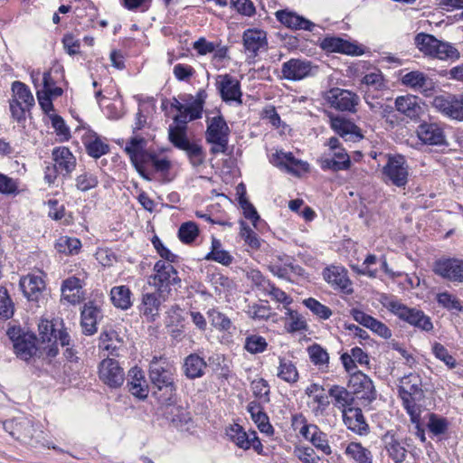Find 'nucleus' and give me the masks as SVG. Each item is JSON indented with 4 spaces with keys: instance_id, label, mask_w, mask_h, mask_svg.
<instances>
[{
    "instance_id": "aec40b11",
    "label": "nucleus",
    "mask_w": 463,
    "mask_h": 463,
    "mask_svg": "<svg viewBox=\"0 0 463 463\" xmlns=\"http://www.w3.org/2000/svg\"><path fill=\"white\" fill-rule=\"evenodd\" d=\"M349 387L354 393L361 394L362 399H374L375 391L372 380L364 373H353L349 379Z\"/></svg>"
},
{
    "instance_id": "20e7f679",
    "label": "nucleus",
    "mask_w": 463,
    "mask_h": 463,
    "mask_svg": "<svg viewBox=\"0 0 463 463\" xmlns=\"http://www.w3.org/2000/svg\"><path fill=\"white\" fill-rule=\"evenodd\" d=\"M326 146H328V152L324 153L318 159V164L322 170L339 172L348 170L351 167L350 156L337 137H332L328 138Z\"/></svg>"
},
{
    "instance_id": "7ed1b4c3",
    "label": "nucleus",
    "mask_w": 463,
    "mask_h": 463,
    "mask_svg": "<svg viewBox=\"0 0 463 463\" xmlns=\"http://www.w3.org/2000/svg\"><path fill=\"white\" fill-rule=\"evenodd\" d=\"M154 272L155 274L148 277L147 284L155 288L163 300H165L170 294L171 287L179 285L181 279L174 266L164 260L156 262Z\"/></svg>"
},
{
    "instance_id": "6ab92c4d",
    "label": "nucleus",
    "mask_w": 463,
    "mask_h": 463,
    "mask_svg": "<svg viewBox=\"0 0 463 463\" xmlns=\"http://www.w3.org/2000/svg\"><path fill=\"white\" fill-rule=\"evenodd\" d=\"M19 286L28 300L38 301L45 288V282L40 275L28 274L21 278Z\"/></svg>"
},
{
    "instance_id": "9b49d317",
    "label": "nucleus",
    "mask_w": 463,
    "mask_h": 463,
    "mask_svg": "<svg viewBox=\"0 0 463 463\" xmlns=\"http://www.w3.org/2000/svg\"><path fill=\"white\" fill-rule=\"evenodd\" d=\"M419 139L429 146H447V138L443 127L436 122H422L416 130Z\"/></svg>"
},
{
    "instance_id": "69168bd1",
    "label": "nucleus",
    "mask_w": 463,
    "mask_h": 463,
    "mask_svg": "<svg viewBox=\"0 0 463 463\" xmlns=\"http://www.w3.org/2000/svg\"><path fill=\"white\" fill-rule=\"evenodd\" d=\"M247 314L254 320H267L271 316V310L269 306L253 304L248 307Z\"/></svg>"
},
{
    "instance_id": "0eeeda50",
    "label": "nucleus",
    "mask_w": 463,
    "mask_h": 463,
    "mask_svg": "<svg viewBox=\"0 0 463 463\" xmlns=\"http://www.w3.org/2000/svg\"><path fill=\"white\" fill-rule=\"evenodd\" d=\"M149 378L158 390L165 389L170 395L175 391L173 373L165 360L154 358L149 366Z\"/></svg>"
},
{
    "instance_id": "473e14b6",
    "label": "nucleus",
    "mask_w": 463,
    "mask_h": 463,
    "mask_svg": "<svg viewBox=\"0 0 463 463\" xmlns=\"http://www.w3.org/2000/svg\"><path fill=\"white\" fill-rule=\"evenodd\" d=\"M82 285L76 277H70L65 279L61 286L63 299L71 304H77L80 301Z\"/></svg>"
},
{
    "instance_id": "49530a36",
    "label": "nucleus",
    "mask_w": 463,
    "mask_h": 463,
    "mask_svg": "<svg viewBox=\"0 0 463 463\" xmlns=\"http://www.w3.org/2000/svg\"><path fill=\"white\" fill-rule=\"evenodd\" d=\"M207 314L212 326L217 330L229 332L232 328L231 319L221 311L213 308L210 309Z\"/></svg>"
},
{
    "instance_id": "4d7b16f0",
    "label": "nucleus",
    "mask_w": 463,
    "mask_h": 463,
    "mask_svg": "<svg viewBox=\"0 0 463 463\" xmlns=\"http://www.w3.org/2000/svg\"><path fill=\"white\" fill-rule=\"evenodd\" d=\"M268 343L260 335H251L246 337L244 348L250 354H259L266 350Z\"/></svg>"
},
{
    "instance_id": "c03bdc74",
    "label": "nucleus",
    "mask_w": 463,
    "mask_h": 463,
    "mask_svg": "<svg viewBox=\"0 0 463 463\" xmlns=\"http://www.w3.org/2000/svg\"><path fill=\"white\" fill-rule=\"evenodd\" d=\"M207 260H214L222 265H230L232 261V255L221 249V242L219 240L213 238L212 241V250L205 256Z\"/></svg>"
},
{
    "instance_id": "8fccbe9b",
    "label": "nucleus",
    "mask_w": 463,
    "mask_h": 463,
    "mask_svg": "<svg viewBox=\"0 0 463 463\" xmlns=\"http://www.w3.org/2000/svg\"><path fill=\"white\" fill-rule=\"evenodd\" d=\"M310 361L317 366H327L329 354L320 345L314 344L307 347Z\"/></svg>"
},
{
    "instance_id": "3c124183",
    "label": "nucleus",
    "mask_w": 463,
    "mask_h": 463,
    "mask_svg": "<svg viewBox=\"0 0 463 463\" xmlns=\"http://www.w3.org/2000/svg\"><path fill=\"white\" fill-rule=\"evenodd\" d=\"M251 389L253 395L259 400L257 402L261 405L269 402V385L266 380L260 378L252 381Z\"/></svg>"
},
{
    "instance_id": "5701e85b",
    "label": "nucleus",
    "mask_w": 463,
    "mask_h": 463,
    "mask_svg": "<svg viewBox=\"0 0 463 463\" xmlns=\"http://www.w3.org/2000/svg\"><path fill=\"white\" fill-rule=\"evenodd\" d=\"M55 165L63 175H70L76 167V157L66 146L55 147L52 153Z\"/></svg>"
},
{
    "instance_id": "e2e57ef3",
    "label": "nucleus",
    "mask_w": 463,
    "mask_h": 463,
    "mask_svg": "<svg viewBox=\"0 0 463 463\" xmlns=\"http://www.w3.org/2000/svg\"><path fill=\"white\" fill-rule=\"evenodd\" d=\"M421 399H402L404 409L411 417V420L415 425H419L420 421V406L417 404Z\"/></svg>"
},
{
    "instance_id": "774afa93",
    "label": "nucleus",
    "mask_w": 463,
    "mask_h": 463,
    "mask_svg": "<svg viewBox=\"0 0 463 463\" xmlns=\"http://www.w3.org/2000/svg\"><path fill=\"white\" fill-rule=\"evenodd\" d=\"M49 118L56 135L61 137V139L68 140L71 137V133L63 118L56 114H51L49 115Z\"/></svg>"
},
{
    "instance_id": "c9c22d12",
    "label": "nucleus",
    "mask_w": 463,
    "mask_h": 463,
    "mask_svg": "<svg viewBox=\"0 0 463 463\" xmlns=\"http://www.w3.org/2000/svg\"><path fill=\"white\" fill-rule=\"evenodd\" d=\"M35 338L32 335H23V337L14 342V349L18 357L23 360L30 359L36 352Z\"/></svg>"
},
{
    "instance_id": "4468645a",
    "label": "nucleus",
    "mask_w": 463,
    "mask_h": 463,
    "mask_svg": "<svg viewBox=\"0 0 463 463\" xmlns=\"http://www.w3.org/2000/svg\"><path fill=\"white\" fill-rule=\"evenodd\" d=\"M311 62L300 59H290L281 68L283 78L289 80H299L311 73Z\"/></svg>"
},
{
    "instance_id": "2eb2a0df",
    "label": "nucleus",
    "mask_w": 463,
    "mask_h": 463,
    "mask_svg": "<svg viewBox=\"0 0 463 463\" xmlns=\"http://www.w3.org/2000/svg\"><path fill=\"white\" fill-rule=\"evenodd\" d=\"M330 126L335 133L345 140L358 141L363 138L359 127L345 118L331 117Z\"/></svg>"
},
{
    "instance_id": "2f4dec72",
    "label": "nucleus",
    "mask_w": 463,
    "mask_h": 463,
    "mask_svg": "<svg viewBox=\"0 0 463 463\" xmlns=\"http://www.w3.org/2000/svg\"><path fill=\"white\" fill-rule=\"evenodd\" d=\"M121 344L122 339L112 326H106L100 333L99 347L109 352V354L117 355V351Z\"/></svg>"
},
{
    "instance_id": "864d4df0",
    "label": "nucleus",
    "mask_w": 463,
    "mask_h": 463,
    "mask_svg": "<svg viewBox=\"0 0 463 463\" xmlns=\"http://www.w3.org/2000/svg\"><path fill=\"white\" fill-rule=\"evenodd\" d=\"M437 302L439 306L449 311L460 312L463 310L460 300L449 292L439 293L437 295Z\"/></svg>"
},
{
    "instance_id": "412c9836",
    "label": "nucleus",
    "mask_w": 463,
    "mask_h": 463,
    "mask_svg": "<svg viewBox=\"0 0 463 463\" xmlns=\"http://www.w3.org/2000/svg\"><path fill=\"white\" fill-rule=\"evenodd\" d=\"M277 19L285 26L293 30H306L312 32L316 24L296 13L280 10L276 12Z\"/></svg>"
},
{
    "instance_id": "f3484780",
    "label": "nucleus",
    "mask_w": 463,
    "mask_h": 463,
    "mask_svg": "<svg viewBox=\"0 0 463 463\" xmlns=\"http://www.w3.org/2000/svg\"><path fill=\"white\" fill-rule=\"evenodd\" d=\"M421 378L417 373H409L400 380L399 395L401 399H422Z\"/></svg>"
},
{
    "instance_id": "a878e982",
    "label": "nucleus",
    "mask_w": 463,
    "mask_h": 463,
    "mask_svg": "<svg viewBox=\"0 0 463 463\" xmlns=\"http://www.w3.org/2000/svg\"><path fill=\"white\" fill-rule=\"evenodd\" d=\"M206 368L207 363L197 354H191L184 360L183 371L190 380L203 377L205 374Z\"/></svg>"
},
{
    "instance_id": "58836bf2",
    "label": "nucleus",
    "mask_w": 463,
    "mask_h": 463,
    "mask_svg": "<svg viewBox=\"0 0 463 463\" xmlns=\"http://www.w3.org/2000/svg\"><path fill=\"white\" fill-rule=\"evenodd\" d=\"M180 150L185 152L194 167L202 165L205 160V153L202 146L195 141H187Z\"/></svg>"
},
{
    "instance_id": "a18cd8bd",
    "label": "nucleus",
    "mask_w": 463,
    "mask_h": 463,
    "mask_svg": "<svg viewBox=\"0 0 463 463\" xmlns=\"http://www.w3.org/2000/svg\"><path fill=\"white\" fill-rule=\"evenodd\" d=\"M226 434L238 447L248 449L250 433L247 434L239 424H232L226 430Z\"/></svg>"
},
{
    "instance_id": "de8ad7c7",
    "label": "nucleus",
    "mask_w": 463,
    "mask_h": 463,
    "mask_svg": "<svg viewBox=\"0 0 463 463\" xmlns=\"http://www.w3.org/2000/svg\"><path fill=\"white\" fill-rule=\"evenodd\" d=\"M99 184V179L96 175L89 171H83L75 178V186L80 192H88L96 188Z\"/></svg>"
},
{
    "instance_id": "f03ea898",
    "label": "nucleus",
    "mask_w": 463,
    "mask_h": 463,
    "mask_svg": "<svg viewBox=\"0 0 463 463\" xmlns=\"http://www.w3.org/2000/svg\"><path fill=\"white\" fill-rule=\"evenodd\" d=\"M414 42L420 52L432 59L455 61L460 57L455 46L437 39L432 34L420 33L415 36Z\"/></svg>"
},
{
    "instance_id": "f8f14e48",
    "label": "nucleus",
    "mask_w": 463,
    "mask_h": 463,
    "mask_svg": "<svg viewBox=\"0 0 463 463\" xmlns=\"http://www.w3.org/2000/svg\"><path fill=\"white\" fill-rule=\"evenodd\" d=\"M4 429L14 439L32 444L33 427L28 419L6 420L4 422Z\"/></svg>"
},
{
    "instance_id": "a211bd4d",
    "label": "nucleus",
    "mask_w": 463,
    "mask_h": 463,
    "mask_svg": "<svg viewBox=\"0 0 463 463\" xmlns=\"http://www.w3.org/2000/svg\"><path fill=\"white\" fill-rule=\"evenodd\" d=\"M243 46L250 56H257L258 52L268 45L266 32L258 29H247L242 35Z\"/></svg>"
},
{
    "instance_id": "6e6d98bb",
    "label": "nucleus",
    "mask_w": 463,
    "mask_h": 463,
    "mask_svg": "<svg viewBox=\"0 0 463 463\" xmlns=\"http://www.w3.org/2000/svg\"><path fill=\"white\" fill-rule=\"evenodd\" d=\"M199 229L195 222H187L183 223L178 230V237L184 243L193 242L198 236Z\"/></svg>"
},
{
    "instance_id": "603ef678",
    "label": "nucleus",
    "mask_w": 463,
    "mask_h": 463,
    "mask_svg": "<svg viewBox=\"0 0 463 463\" xmlns=\"http://www.w3.org/2000/svg\"><path fill=\"white\" fill-rule=\"evenodd\" d=\"M187 128L182 127H169L168 139L170 143L177 149H181L190 139L187 137Z\"/></svg>"
},
{
    "instance_id": "39448f33",
    "label": "nucleus",
    "mask_w": 463,
    "mask_h": 463,
    "mask_svg": "<svg viewBox=\"0 0 463 463\" xmlns=\"http://www.w3.org/2000/svg\"><path fill=\"white\" fill-rule=\"evenodd\" d=\"M383 181L398 187H404L408 182V165L402 156H388L383 168Z\"/></svg>"
},
{
    "instance_id": "79ce46f5",
    "label": "nucleus",
    "mask_w": 463,
    "mask_h": 463,
    "mask_svg": "<svg viewBox=\"0 0 463 463\" xmlns=\"http://www.w3.org/2000/svg\"><path fill=\"white\" fill-rule=\"evenodd\" d=\"M112 303L121 309H128L131 306V292L126 286L114 287L111 291Z\"/></svg>"
},
{
    "instance_id": "4be33fe9",
    "label": "nucleus",
    "mask_w": 463,
    "mask_h": 463,
    "mask_svg": "<svg viewBox=\"0 0 463 463\" xmlns=\"http://www.w3.org/2000/svg\"><path fill=\"white\" fill-rule=\"evenodd\" d=\"M247 411L250 414L251 420L257 425L259 430L267 436H271L274 433V429L269 423V420L263 406L257 401H252L247 405Z\"/></svg>"
},
{
    "instance_id": "9d476101",
    "label": "nucleus",
    "mask_w": 463,
    "mask_h": 463,
    "mask_svg": "<svg viewBox=\"0 0 463 463\" xmlns=\"http://www.w3.org/2000/svg\"><path fill=\"white\" fill-rule=\"evenodd\" d=\"M99 375V379L111 388L121 386L125 379L123 369L118 362L113 358H107L100 362Z\"/></svg>"
},
{
    "instance_id": "bb28decb",
    "label": "nucleus",
    "mask_w": 463,
    "mask_h": 463,
    "mask_svg": "<svg viewBox=\"0 0 463 463\" xmlns=\"http://www.w3.org/2000/svg\"><path fill=\"white\" fill-rule=\"evenodd\" d=\"M396 109L411 119L420 118L422 113V107L419 103L418 97L412 95L399 96L395 99Z\"/></svg>"
},
{
    "instance_id": "bf43d9fd",
    "label": "nucleus",
    "mask_w": 463,
    "mask_h": 463,
    "mask_svg": "<svg viewBox=\"0 0 463 463\" xmlns=\"http://www.w3.org/2000/svg\"><path fill=\"white\" fill-rule=\"evenodd\" d=\"M14 315V304L6 288L0 287V318L8 319Z\"/></svg>"
},
{
    "instance_id": "1a4fd4ad",
    "label": "nucleus",
    "mask_w": 463,
    "mask_h": 463,
    "mask_svg": "<svg viewBox=\"0 0 463 463\" xmlns=\"http://www.w3.org/2000/svg\"><path fill=\"white\" fill-rule=\"evenodd\" d=\"M432 105L448 118L463 121V94L437 96L433 99Z\"/></svg>"
},
{
    "instance_id": "f257e3e1",
    "label": "nucleus",
    "mask_w": 463,
    "mask_h": 463,
    "mask_svg": "<svg viewBox=\"0 0 463 463\" xmlns=\"http://www.w3.org/2000/svg\"><path fill=\"white\" fill-rule=\"evenodd\" d=\"M381 304L399 319L420 331L430 332L433 330L431 318L422 310L416 307H410L395 297L383 294L380 298Z\"/></svg>"
},
{
    "instance_id": "6e6552de",
    "label": "nucleus",
    "mask_w": 463,
    "mask_h": 463,
    "mask_svg": "<svg viewBox=\"0 0 463 463\" xmlns=\"http://www.w3.org/2000/svg\"><path fill=\"white\" fill-rule=\"evenodd\" d=\"M216 88L222 101L228 104L235 103L241 106L242 92L240 81L230 74L218 75Z\"/></svg>"
},
{
    "instance_id": "a19ab883",
    "label": "nucleus",
    "mask_w": 463,
    "mask_h": 463,
    "mask_svg": "<svg viewBox=\"0 0 463 463\" xmlns=\"http://www.w3.org/2000/svg\"><path fill=\"white\" fill-rule=\"evenodd\" d=\"M277 375L279 378L288 383H294L298 380V372L297 367L291 361L285 358H279Z\"/></svg>"
},
{
    "instance_id": "c756f323",
    "label": "nucleus",
    "mask_w": 463,
    "mask_h": 463,
    "mask_svg": "<svg viewBox=\"0 0 463 463\" xmlns=\"http://www.w3.org/2000/svg\"><path fill=\"white\" fill-rule=\"evenodd\" d=\"M272 163L292 174H297L299 169H305L304 166L306 165V163L295 158L292 153H285L282 151L273 155Z\"/></svg>"
},
{
    "instance_id": "c85d7f7f",
    "label": "nucleus",
    "mask_w": 463,
    "mask_h": 463,
    "mask_svg": "<svg viewBox=\"0 0 463 463\" xmlns=\"http://www.w3.org/2000/svg\"><path fill=\"white\" fill-rule=\"evenodd\" d=\"M230 128L222 115L207 119L205 139L229 138Z\"/></svg>"
},
{
    "instance_id": "37998d69",
    "label": "nucleus",
    "mask_w": 463,
    "mask_h": 463,
    "mask_svg": "<svg viewBox=\"0 0 463 463\" xmlns=\"http://www.w3.org/2000/svg\"><path fill=\"white\" fill-rule=\"evenodd\" d=\"M12 91H13V99H19L21 103L24 104L25 108L29 109L30 107L34 105V99L28 89V87L21 82L14 81L12 84Z\"/></svg>"
},
{
    "instance_id": "ea45409f",
    "label": "nucleus",
    "mask_w": 463,
    "mask_h": 463,
    "mask_svg": "<svg viewBox=\"0 0 463 463\" xmlns=\"http://www.w3.org/2000/svg\"><path fill=\"white\" fill-rule=\"evenodd\" d=\"M345 454L351 457L356 463H373L371 451L363 447L361 443H349L345 449Z\"/></svg>"
},
{
    "instance_id": "f704fd0d",
    "label": "nucleus",
    "mask_w": 463,
    "mask_h": 463,
    "mask_svg": "<svg viewBox=\"0 0 463 463\" xmlns=\"http://www.w3.org/2000/svg\"><path fill=\"white\" fill-rule=\"evenodd\" d=\"M99 310L91 303L85 305L81 311V326L83 333L88 335H93L97 331V317Z\"/></svg>"
},
{
    "instance_id": "7c9ffc66",
    "label": "nucleus",
    "mask_w": 463,
    "mask_h": 463,
    "mask_svg": "<svg viewBox=\"0 0 463 463\" xmlns=\"http://www.w3.org/2000/svg\"><path fill=\"white\" fill-rule=\"evenodd\" d=\"M384 448L389 457L395 463H402L406 458V449L393 433L387 432L383 438Z\"/></svg>"
},
{
    "instance_id": "680f3d73",
    "label": "nucleus",
    "mask_w": 463,
    "mask_h": 463,
    "mask_svg": "<svg viewBox=\"0 0 463 463\" xmlns=\"http://www.w3.org/2000/svg\"><path fill=\"white\" fill-rule=\"evenodd\" d=\"M432 352L435 357L442 361L449 369L456 367V359L449 354L448 349L440 343H435L433 345Z\"/></svg>"
},
{
    "instance_id": "0e129e2a",
    "label": "nucleus",
    "mask_w": 463,
    "mask_h": 463,
    "mask_svg": "<svg viewBox=\"0 0 463 463\" xmlns=\"http://www.w3.org/2000/svg\"><path fill=\"white\" fill-rule=\"evenodd\" d=\"M241 236L251 249L258 250L261 246L259 236L243 222L241 223Z\"/></svg>"
},
{
    "instance_id": "cd10ccee",
    "label": "nucleus",
    "mask_w": 463,
    "mask_h": 463,
    "mask_svg": "<svg viewBox=\"0 0 463 463\" xmlns=\"http://www.w3.org/2000/svg\"><path fill=\"white\" fill-rule=\"evenodd\" d=\"M460 260L458 259H439L435 261L433 271L450 281H457Z\"/></svg>"
},
{
    "instance_id": "5fc2aeb1",
    "label": "nucleus",
    "mask_w": 463,
    "mask_h": 463,
    "mask_svg": "<svg viewBox=\"0 0 463 463\" xmlns=\"http://www.w3.org/2000/svg\"><path fill=\"white\" fill-rule=\"evenodd\" d=\"M298 425H301L299 428V433L310 442L313 439V434H317V432L319 430V428L317 425L307 424L306 422V419L301 414L295 415L293 417V426L295 429H297Z\"/></svg>"
},
{
    "instance_id": "052dcab7",
    "label": "nucleus",
    "mask_w": 463,
    "mask_h": 463,
    "mask_svg": "<svg viewBox=\"0 0 463 463\" xmlns=\"http://www.w3.org/2000/svg\"><path fill=\"white\" fill-rule=\"evenodd\" d=\"M39 328V340L42 343H50L57 338V331L52 322L48 320H42L38 326Z\"/></svg>"
},
{
    "instance_id": "423d86ee",
    "label": "nucleus",
    "mask_w": 463,
    "mask_h": 463,
    "mask_svg": "<svg viewBox=\"0 0 463 463\" xmlns=\"http://www.w3.org/2000/svg\"><path fill=\"white\" fill-rule=\"evenodd\" d=\"M326 101L331 108L339 111L355 112L359 97L354 92L340 88H332L325 93Z\"/></svg>"
},
{
    "instance_id": "4c0bfd02",
    "label": "nucleus",
    "mask_w": 463,
    "mask_h": 463,
    "mask_svg": "<svg viewBox=\"0 0 463 463\" xmlns=\"http://www.w3.org/2000/svg\"><path fill=\"white\" fill-rule=\"evenodd\" d=\"M328 394L334 399V405L341 409L342 412L344 409H347L354 401L352 393L343 386L333 385L328 390Z\"/></svg>"
},
{
    "instance_id": "dca6fc26",
    "label": "nucleus",
    "mask_w": 463,
    "mask_h": 463,
    "mask_svg": "<svg viewBox=\"0 0 463 463\" xmlns=\"http://www.w3.org/2000/svg\"><path fill=\"white\" fill-rule=\"evenodd\" d=\"M342 413L344 423L350 430L359 435H366L369 432V426L360 408L348 407L344 409Z\"/></svg>"
},
{
    "instance_id": "e433bc0d",
    "label": "nucleus",
    "mask_w": 463,
    "mask_h": 463,
    "mask_svg": "<svg viewBox=\"0 0 463 463\" xmlns=\"http://www.w3.org/2000/svg\"><path fill=\"white\" fill-rule=\"evenodd\" d=\"M146 139L139 137H132L125 147V152L129 156L131 163L134 165L137 172L146 179H149L144 173L142 167L138 165L137 156L146 146Z\"/></svg>"
},
{
    "instance_id": "09e8293b",
    "label": "nucleus",
    "mask_w": 463,
    "mask_h": 463,
    "mask_svg": "<svg viewBox=\"0 0 463 463\" xmlns=\"http://www.w3.org/2000/svg\"><path fill=\"white\" fill-rule=\"evenodd\" d=\"M81 247V242L77 238L61 236L55 243L57 251L64 254H75Z\"/></svg>"
},
{
    "instance_id": "b1692460",
    "label": "nucleus",
    "mask_w": 463,
    "mask_h": 463,
    "mask_svg": "<svg viewBox=\"0 0 463 463\" xmlns=\"http://www.w3.org/2000/svg\"><path fill=\"white\" fill-rule=\"evenodd\" d=\"M163 298L155 292H144L140 305V312L147 321H155L159 317V310Z\"/></svg>"
},
{
    "instance_id": "338daca9",
    "label": "nucleus",
    "mask_w": 463,
    "mask_h": 463,
    "mask_svg": "<svg viewBox=\"0 0 463 463\" xmlns=\"http://www.w3.org/2000/svg\"><path fill=\"white\" fill-rule=\"evenodd\" d=\"M88 154L94 158H99L109 151V146L102 142L99 137L89 142L86 146Z\"/></svg>"
},
{
    "instance_id": "ddd939ff",
    "label": "nucleus",
    "mask_w": 463,
    "mask_h": 463,
    "mask_svg": "<svg viewBox=\"0 0 463 463\" xmlns=\"http://www.w3.org/2000/svg\"><path fill=\"white\" fill-rule=\"evenodd\" d=\"M402 82L403 85L420 91L426 96L431 95L435 89L434 81L419 71H412L404 74L402 78Z\"/></svg>"
},
{
    "instance_id": "393cba45",
    "label": "nucleus",
    "mask_w": 463,
    "mask_h": 463,
    "mask_svg": "<svg viewBox=\"0 0 463 463\" xmlns=\"http://www.w3.org/2000/svg\"><path fill=\"white\" fill-rule=\"evenodd\" d=\"M127 386L136 397L144 399L147 396V385L141 369L133 367L128 371Z\"/></svg>"
},
{
    "instance_id": "72a5a7b5",
    "label": "nucleus",
    "mask_w": 463,
    "mask_h": 463,
    "mask_svg": "<svg viewBox=\"0 0 463 463\" xmlns=\"http://www.w3.org/2000/svg\"><path fill=\"white\" fill-rule=\"evenodd\" d=\"M324 279L335 288L348 290L351 282L346 273L338 267L327 268L324 271Z\"/></svg>"
},
{
    "instance_id": "13d9d810",
    "label": "nucleus",
    "mask_w": 463,
    "mask_h": 463,
    "mask_svg": "<svg viewBox=\"0 0 463 463\" xmlns=\"http://www.w3.org/2000/svg\"><path fill=\"white\" fill-rule=\"evenodd\" d=\"M303 304L316 316L322 319H328L332 316V311L328 307L321 304L319 301L313 298L305 299Z\"/></svg>"
}]
</instances>
